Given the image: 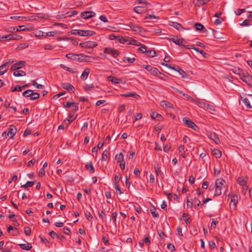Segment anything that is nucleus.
Listing matches in <instances>:
<instances>
[{
	"mask_svg": "<svg viewBox=\"0 0 252 252\" xmlns=\"http://www.w3.org/2000/svg\"><path fill=\"white\" fill-rule=\"evenodd\" d=\"M225 181L222 178L217 179L215 182V185L210 186L209 190H213L215 188V196H220L221 194V189L222 187H224Z\"/></svg>",
	"mask_w": 252,
	"mask_h": 252,
	"instance_id": "obj_1",
	"label": "nucleus"
},
{
	"mask_svg": "<svg viewBox=\"0 0 252 252\" xmlns=\"http://www.w3.org/2000/svg\"><path fill=\"white\" fill-rule=\"evenodd\" d=\"M122 179V176L120 173H117L115 175L114 180V188L115 189L116 193L118 195H121L124 194V192L121 190L119 185V182Z\"/></svg>",
	"mask_w": 252,
	"mask_h": 252,
	"instance_id": "obj_2",
	"label": "nucleus"
},
{
	"mask_svg": "<svg viewBox=\"0 0 252 252\" xmlns=\"http://www.w3.org/2000/svg\"><path fill=\"white\" fill-rule=\"evenodd\" d=\"M240 78L248 86H252V77L247 72L241 71L239 73Z\"/></svg>",
	"mask_w": 252,
	"mask_h": 252,
	"instance_id": "obj_3",
	"label": "nucleus"
},
{
	"mask_svg": "<svg viewBox=\"0 0 252 252\" xmlns=\"http://www.w3.org/2000/svg\"><path fill=\"white\" fill-rule=\"evenodd\" d=\"M115 160L117 163L119 164L120 167L122 170L125 168L126 162L124 160V155L122 153H119L115 156Z\"/></svg>",
	"mask_w": 252,
	"mask_h": 252,
	"instance_id": "obj_4",
	"label": "nucleus"
},
{
	"mask_svg": "<svg viewBox=\"0 0 252 252\" xmlns=\"http://www.w3.org/2000/svg\"><path fill=\"white\" fill-rule=\"evenodd\" d=\"M196 104H197L200 108L207 110L211 113H212V111H215V108L213 105L207 103L205 102L196 101Z\"/></svg>",
	"mask_w": 252,
	"mask_h": 252,
	"instance_id": "obj_5",
	"label": "nucleus"
},
{
	"mask_svg": "<svg viewBox=\"0 0 252 252\" xmlns=\"http://www.w3.org/2000/svg\"><path fill=\"white\" fill-rule=\"evenodd\" d=\"M142 67L153 75L158 76L159 75H162V73L156 67L146 64H143Z\"/></svg>",
	"mask_w": 252,
	"mask_h": 252,
	"instance_id": "obj_6",
	"label": "nucleus"
},
{
	"mask_svg": "<svg viewBox=\"0 0 252 252\" xmlns=\"http://www.w3.org/2000/svg\"><path fill=\"white\" fill-rule=\"evenodd\" d=\"M14 62V60H9L8 62L4 63L0 66V74H4L8 70L10 63Z\"/></svg>",
	"mask_w": 252,
	"mask_h": 252,
	"instance_id": "obj_7",
	"label": "nucleus"
},
{
	"mask_svg": "<svg viewBox=\"0 0 252 252\" xmlns=\"http://www.w3.org/2000/svg\"><path fill=\"white\" fill-rule=\"evenodd\" d=\"M104 52L106 54L111 55L112 57L116 58L118 55L117 50L111 48H105Z\"/></svg>",
	"mask_w": 252,
	"mask_h": 252,
	"instance_id": "obj_8",
	"label": "nucleus"
},
{
	"mask_svg": "<svg viewBox=\"0 0 252 252\" xmlns=\"http://www.w3.org/2000/svg\"><path fill=\"white\" fill-rule=\"evenodd\" d=\"M170 40L177 45L187 48V45H186V41L183 38H172Z\"/></svg>",
	"mask_w": 252,
	"mask_h": 252,
	"instance_id": "obj_9",
	"label": "nucleus"
},
{
	"mask_svg": "<svg viewBox=\"0 0 252 252\" xmlns=\"http://www.w3.org/2000/svg\"><path fill=\"white\" fill-rule=\"evenodd\" d=\"M238 201V195L236 194H233L231 196V201L229 203V206L231 208H233V209H235L237 203Z\"/></svg>",
	"mask_w": 252,
	"mask_h": 252,
	"instance_id": "obj_10",
	"label": "nucleus"
},
{
	"mask_svg": "<svg viewBox=\"0 0 252 252\" xmlns=\"http://www.w3.org/2000/svg\"><path fill=\"white\" fill-rule=\"evenodd\" d=\"M128 27L129 29L127 28V30H131L135 33H139L141 31V29L139 26L132 23L131 22H130L128 24Z\"/></svg>",
	"mask_w": 252,
	"mask_h": 252,
	"instance_id": "obj_11",
	"label": "nucleus"
},
{
	"mask_svg": "<svg viewBox=\"0 0 252 252\" xmlns=\"http://www.w3.org/2000/svg\"><path fill=\"white\" fill-rule=\"evenodd\" d=\"M4 40H19L22 38L21 35L16 34H9L7 35H4Z\"/></svg>",
	"mask_w": 252,
	"mask_h": 252,
	"instance_id": "obj_12",
	"label": "nucleus"
},
{
	"mask_svg": "<svg viewBox=\"0 0 252 252\" xmlns=\"http://www.w3.org/2000/svg\"><path fill=\"white\" fill-rule=\"evenodd\" d=\"M26 64L24 61H19L18 63H14L11 67V70H16L22 68Z\"/></svg>",
	"mask_w": 252,
	"mask_h": 252,
	"instance_id": "obj_13",
	"label": "nucleus"
},
{
	"mask_svg": "<svg viewBox=\"0 0 252 252\" xmlns=\"http://www.w3.org/2000/svg\"><path fill=\"white\" fill-rule=\"evenodd\" d=\"M95 15V13L93 11H85L81 13V16L84 19H88L89 18L93 17Z\"/></svg>",
	"mask_w": 252,
	"mask_h": 252,
	"instance_id": "obj_14",
	"label": "nucleus"
},
{
	"mask_svg": "<svg viewBox=\"0 0 252 252\" xmlns=\"http://www.w3.org/2000/svg\"><path fill=\"white\" fill-rule=\"evenodd\" d=\"M61 86L63 89L66 90L68 92H74V88L69 83H62Z\"/></svg>",
	"mask_w": 252,
	"mask_h": 252,
	"instance_id": "obj_15",
	"label": "nucleus"
},
{
	"mask_svg": "<svg viewBox=\"0 0 252 252\" xmlns=\"http://www.w3.org/2000/svg\"><path fill=\"white\" fill-rule=\"evenodd\" d=\"M209 1L210 0H193V3L195 6L200 7L205 4Z\"/></svg>",
	"mask_w": 252,
	"mask_h": 252,
	"instance_id": "obj_16",
	"label": "nucleus"
},
{
	"mask_svg": "<svg viewBox=\"0 0 252 252\" xmlns=\"http://www.w3.org/2000/svg\"><path fill=\"white\" fill-rule=\"evenodd\" d=\"M95 34L94 31L91 30H82L81 36H93Z\"/></svg>",
	"mask_w": 252,
	"mask_h": 252,
	"instance_id": "obj_17",
	"label": "nucleus"
},
{
	"mask_svg": "<svg viewBox=\"0 0 252 252\" xmlns=\"http://www.w3.org/2000/svg\"><path fill=\"white\" fill-rule=\"evenodd\" d=\"M90 73V69L89 68H86L81 75V79L83 80H86Z\"/></svg>",
	"mask_w": 252,
	"mask_h": 252,
	"instance_id": "obj_18",
	"label": "nucleus"
},
{
	"mask_svg": "<svg viewBox=\"0 0 252 252\" xmlns=\"http://www.w3.org/2000/svg\"><path fill=\"white\" fill-rule=\"evenodd\" d=\"M127 42H128V44L130 45H134L137 46L141 45V43L140 42L131 38H128L127 37Z\"/></svg>",
	"mask_w": 252,
	"mask_h": 252,
	"instance_id": "obj_19",
	"label": "nucleus"
},
{
	"mask_svg": "<svg viewBox=\"0 0 252 252\" xmlns=\"http://www.w3.org/2000/svg\"><path fill=\"white\" fill-rule=\"evenodd\" d=\"M16 128H13L10 127L9 128V130L7 133V136L8 137H9L10 138H12L16 134Z\"/></svg>",
	"mask_w": 252,
	"mask_h": 252,
	"instance_id": "obj_20",
	"label": "nucleus"
},
{
	"mask_svg": "<svg viewBox=\"0 0 252 252\" xmlns=\"http://www.w3.org/2000/svg\"><path fill=\"white\" fill-rule=\"evenodd\" d=\"M86 168L90 173H94L95 171L93 163L91 161L87 163Z\"/></svg>",
	"mask_w": 252,
	"mask_h": 252,
	"instance_id": "obj_21",
	"label": "nucleus"
},
{
	"mask_svg": "<svg viewBox=\"0 0 252 252\" xmlns=\"http://www.w3.org/2000/svg\"><path fill=\"white\" fill-rule=\"evenodd\" d=\"M183 122L187 126H196L193 122L187 118H184Z\"/></svg>",
	"mask_w": 252,
	"mask_h": 252,
	"instance_id": "obj_22",
	"label": "nucleus"
},
{
	"mask_svg": "<svg viewBox=\"0 0 252 252\" xmlns=\"http://www.w3.org/2000/svg\"><path fill=\"white\" fill-rule=\"evenodd\" d=\"M19 246L24 250L29 251L32 248V245L31 243H27L26 244H19Z\"/></svg>",
	"mask_w": 252,
	"mask_h": 252,
	"instance_id": "obj_23",
	"label": "nucleus"
},
{
	"mask_svg": "<svg viewBox=\"0 0 252 252\" xmlns=\"http://www.w3.org/2000/svg\"><path fill=\"white\" fill-rule=\"evenodd\" d=\"M151 118L155 120L160 121L162 119V116L158 113L156 112H153L151 114Z\"/></svg>",
	"mask_w": 252,
	"mask_h": 252,
	"instance_id": "obj_24",
	"label": "nucleus"
},
{
	"mask_svg": "<svg viewBox=\"0 0 252 252\" xmlns=\"http://www.w3.org/2000/svg\"><path fill=\"white\" fill-rule=\"evenodd\" d=\"M178 150H179V154H180V155L183 158H186V155H185L186 151L185 149V146L184 145L180 146L178 148Z\"/></svg>",
	"mask_w": 252,
	"mask_h": 252,
	"instance_id": "obj_25",
	"label": "nucleus"
},
{
	"mask_svg": "<svg viewBox=\"0 0 252 252\" xmlns=\"http://www.w3.org/2000/svg\"><path fill=\"white\" fill-rule=\"evenodd\" d=\"M146 8L143 6H136L134 8V11L137 13H142L146 10Z\"/></svg>",
	"mask_w": 252,
	"mask_h": 252,
	"instance_id": "obj_26",
	"label": "nucleus"
},
{
	"mask_svg": "<svg viewBox=\"0 0 252 252\" xmlns=\"http://www.w3.org/2000/svg\"><path fill=\"white\" fill-rule=\"evenodd\" d=\"M11 29H12L13 31L16 30V32L26 31L29 30L28 28H26L25 26L24 25L19 26L15 28H12Z\"/></svg>",
	"mask_w": 252,
	"mask_h": 252,
	"instance_id": "obj_27",
	"label": "nucleus"
},
{
	"mask_svg": "<svg viewBox=\"0 0 252 252\" xmlns=\"http://www.w3.org/2000/svg\"><path fill=\"white\" fill-rule=\"evenodd\" d=\"M182 219H183V220L186 222V223L187 225L191 223V219L189 217L188 214L185 213H183V216H182Z\"/></svg>",
	"mask_w": 252,
	"mask_h": 252,
	"instance_id": "obj_28",
	"label": "nucleus"
},
{
	"mask_svg": "<svg viewBox=\"0 0 252 252\" xmlns=\"http://www.w3.org/2000/svg\"><path fill=\"white\" fill-rule=\"evenodd\" d=\"M212 154L216 158H220L221 156V152L218 149H214L212 151Z\"/></svg>",
	"mask_w": 252,
	"mask_h": 252,
	"instance_id": "obj_29",
	"label": "nucleus"
},
{
	"mask_svg": "<svg viewBox=\"0 0 252 252\" xmlns=\"http://www.w3.org/2000/svg\"><path fill=\"white\" fill-rule=\"evenodd\" d=\"M241 101L245 104L247 108H251L252 106L250 104V102L249 99L246 97H241Z\"/></svg>",
	"mask_w": 252,
	"mask_h": 252,
	"instance_id": "obj_30",
	"label": "nucleus"
},
{
	"mask_svg": "<svg viewBox=\"0 0 252 252\" xmlns=\"http://www.w3.org/2000/svg\"><path fill=\"white\" fill-rule=\"evenodd\" d=\"M14 71H15L13 73V75L16 77L25 76L26 75V72L23 70Z\"/></svg>",
	"mask_w": 252,
	"mask_h": 252,
	"instance_id": "obj_31",
	"label": "nucleus"
},
{
	"mask_svg": "<svg viewBox=\"0 0 252 252\" xmlns=\"http://www.w3.org/2000/svg\"><path fill=\"white\" fill-rule=\"evenodd\" d=\"M237 182L240 186L245 185L247 183V181L242 177H239L237 180Z\"/></svg>",
	"mask_w": 252,
	"mask_h": 252,
	"instance_id": "obj_32",
	"label": "nucleus"
},
{
	"mask_svg": "<svg viewBox=\"0 0 252 252\" xmlns=\"http://www.w3.org/2000/svg\"><path fill=\"white\" fill-rule=\"evenodd\" d=\"M30 94L31 95L30 98L32 100H36L39 97V94L37 93H33V91H32V93Z\"/></svg>",
	"mask_w": 252,
	"mask_h": 252,
	"instance_id": "obj_33",
	"label": "nucleus"
},
{
	"mask_svg": "<svg viewBox=\"0 0 252 252\" xmlns=\"http://www.w3.org/2000/svg\"><path fill=\"white\" fill-rule=\"evenodd\" d=\"M78 56V55H75L72 53H69L67 54L65 56V57L68 59L72 60H77V57Z\"/></svg>",
	"mask_w": 252,
	"mask_h": 252,
	"instance_id": "obj_34",
	"label": "nucleus"
},
{
	"mask_svg": "<svg viewBox=\"0 0 252 252\" xmlns=\"http://www.w3.org/2000/svg\"><path fill=\"white\" fill-rule=\"evenodd\" d=\"M156 52L154 50H147L146 55L149 57L153 58L156 56Z\"/></svg>",
	"mask_w": 252,
	"mask_h": 252,
	"instance_id": "obj_35",
	"label": "nucleus"
},
{
	"mask_svg": "<svg viewBox=\"0 0 252 252\" xmlns=\"http://www.w3.org/2000/svg\"><path fill=\"white\" fill-rule=\"evenodd\" d=\"M127 97H132L136 99H138L139 98L140 95L135 93L129 92L127 93Z\"/></svg>",
	"mask_w": 252,
	"mask_h": 252,
	"instance_id": "obj_36",
	"label": "nucleus"
},
{
	"mask_svg": "<svg viewBox=\"0 0 252 252\" xmlns=\"http://www.w3.org/2000/svg\"><path fill=\"white\" fill-rule=\"evenodd\" d=\"M83 88L86 92H89L94 89V87L93 84H86L84 86Z\"/></svg>",
	"mask_w": 252,
	"mask_h": 252,
	"instance_id": "obj_37",
	"label": "nucleus"
},
{
	"mask_svg": "<svg viewBox=\"0 0 252 252\" xmlns=\"http://www.w3.org/2000/svg\"><path fill=\"white\" fill-rule=\"evenodd\" d=\"M129 204L130 205L129 206V209H134L138 213H141V208H139L138 207H136L132 203H129Z\"/></svg>",
	"mask_w": 252,
	"mask_h": 252,
	"instance_id": "obj_38",
	"label": "nucleus"
},
{
	"mask_svg": "<svg viewBox=\"0 0 252 252\" xmlns=\"http://www.w3.org/2000/svg\"><path fill=\"white\" fill-rule=\"evenodd\" d=\"M177 71L182 76V78H187L188 77V75L187 73L186 72H185L183 70H182V69L179 68V69L177 70Z\"/></svg>",
	"mask_w": 252,
	"mask_h": 252,
	"instance_id": "obj_39",
	"label": "nucleus"
},
{
	"mask_svg": "<svg viewBox=\"0 0 252 252\" xmlns=\"http://www.w3.org/2000/svg\"><path fill=\"white\" fill-rule=\"evenodd\" d=\"M87 47L88 48H92L94 47H96L97 45V44L94 41H87Z\"/></svg>",
	"mask_w": 252,
	"mask_h": 252,
	"instance_id": "obj_40",
	"label": "nucleus"
},
{
	"mask_svg": "<svg viewBox=\"0 0 252 252\" xmlns=\"http://www.w3.org/2000/svg\"><path fill=\"white\" fill-rule=\"evenodd\" d=\"M34 184V181H29L26 184L22 185L21 188L26 189L28 187H32L33 186Z\"/></svg>",
	"mask_w": 252,
	"mask_h": 252,
	"instance_id": "obj_41",
	"label": "nucleus"
},
{
	"mask_svg": "<svg viewBox=\"0 0 252 252\" xmlns=\"http://www.w3.org/2000/svg\"><path fill=\"white\" fill-rule=\"evenodd\" d=\"M60 67L66 70L67 71H69L70 72H71L72 73H76V71H73L71 68L65 66L63 64H61L60 65Z\"/></svg>",
	"mask_w": 252,
	"mask_h": 252,
	"instance_id": "obj_42",
	"label": "nucleus"
},
{
	"mask_svg": "<svg viewBox=\"0 0 252 252\" xmlns=\"http://www.w3.org/2000/svg\"><path fill=\"white\" fill-rule=\"evenodd\" d=\"M81 31L82 30H71L69 32L71 34L78 35L79 36H81Z\"/></svg>",
	"mask_w": 252,
	"mask_h": 252,
	"instance_id": "obj_43",
	"label": "nucleus"
},
{
	"mask_svg": "<svg viewBox=\"0 0 252 252\" xmlns=\"http://www.w3.org/2000/svg\"><path fill=\"white\" fill-rule=\"evenodd\" d=\"M160 105L163 107H168V108L171 107V106L172 105L169 102H168L166 101H161Z\"/></svg>",
	"mask_w": 252,
	"mask_h": 252,
	"instance_id": "obj_44",
	"label": "nucleus"
},
{
	"mask_svg": "<svg viewBox=\"0 0 252 252\" xmlns=\"http://www.w3.org/2000/svg\"><path fill=\"white\" fill-rule=\"evenodd\" d=\"M210 138L215 142V143L218 144L220 142L219 138L216 136L215 134H211Z\"/></svg>",
	"mask_w": 252,
	"mask_h": 252,
	"instance_id": "obj_45",
	"label": "nucleus"
},
{
	"mask_svg": "<svg viewBox=\"0 0 252 252\" xmlns=\"http://www.w3.org/2000/svg\"><path fill=\"white\" fill-rule=\"evenodd\" d=\"M155 170L157 174V176H161V171L160 169V168L158 167V165L155 166Z\"/></svg>",
	"mask_w": 252,
	"mask_h": 252,
	"instance_id": "obj_46",
	"label": "nucleus"
},
{
	"mask_svg": "<svg viewBox=\"0 0 252 252\" xmlns=\"http://www.w3.org/2000/svg\"><path fill=\"white\" fill-rule=\"evenodd\" d=\"M194 28L197 31H202L204 28V26L200 23H196L194 25Z\"/></svg>",
	"mask_w": 252,
	"mask_h": 252,
	"instance_id": "obj_47",
	"label": "nucleus"
},
{
	"mask_svg": "<svg viewBox=\"0 0 252 252\" xmlns=\"http://www.w3.org/2000/svg\"><path fill=\"white\" fill-rule=\"evenodd\" d=\"M140 46H141L140 47H139L138 48V50L139 51L143 53H146V52L147 51L146 46H145L144 45H141V44Z\"/></svg>",
	"mask_w": 252,
	"mask_h": 252,
	"instance_id": "obj_48",
	"label": "nucleus"
},
{
	"mask_svg": "<svg viewBox=\"0 0 252 252\" xmlns=\"http://www.w3.org/2000/svg\"><path fill=\"white\" fill-rule=\"evenodd\" d=\"M102 240L103 241V242L105 244V245L108 246V245H109V240H108V238L107 237V236L103 235L102 236Z\"/></svg>",
	"mask_w": 252,
	"mask_h": 252,
	"instance_id": "obj_49",
	"label": "nucleus"
},
{
	"mask_svg": "<svg viewBox=\"0 0 252 252\" xmlns=\"http://www.w3.org/2000/svg\"><path fill=\"white\" fill-rule=\"evenodd\" d=\"M32 90H28L26 91H25L23 93V96H24V97H30V96H31V94H32Z\"/></svg>",
	"mask_w": 252,
	"mask_h": 252,
	"instance_id": "obj_50",
	"label": "nucleus"
},
{
	"mask_svg": "<svg viewBox=\"0 0 252 252\" xmlns=\"http://www.w3.org/2000/svg\"><path fill=\"white\" fill-rule=\"evenodd\" d=\"M108 152L105 150L102 153V161H106L108 158Z\"/></svg>",
	"mask_w": 252,
	"mask_h": 252,
	"instance_id": "obj_51",
	"label": "nucleus"
},
{
	"mask_svg": "<svg viewBox=\"0 0 252 252\" xmlns=\"http://www.w3.org/2000/svg\"><path fill=\"white\" fill-rule=\"evenodd\" d=\"M32 85L36 87L37 89H42L44 88V86L40 84H38L34 80L32 81Z\"/></svg>",
	"mask_w": 252,
	"mask_h": 252,
	"instance_id": "obj_52",
	"label": "nucleus"
},
{
	"mask_svg": "<svg viewBox=\"0 0 252 252\" xmlns=\"http://www.w3.org/2000/svg\"><path fill=\"white\" fill-rule=\"evenodd\" d=\"M24 232L27 236H30L31 233V228L29 226H26L24 228Z\"/></svg>",
	"mask_w": 252,
	"mask_h": 252,
	"instance_id": "obj_53",
	"label": "nucleus"
},
{
	"mask_svg": "<svg viewBox=\"0 0 252 252\" xmlns=\"http://www.w3.org/2000/svg\"><path fill=\"white\" fill-rule=\"evenodd\" d=\"M145 19H158V17L155 15H154L147 14L145 16Z\"/></svg>",
	"mask_w": 252,
	"mask_h": 252,
	"instance_id": "obj_54",
	"label": "nucleus"
},
{
	"mask_svg": "<svg viewBox=\"0 0 252 252\" xmlns=\"http://www.w3.org/2000/svg\"><path fill=\"white\" fill-rule=\"evenodd\" d=\"M70 108H71V110L73 112H75L78 109V104L77 103H72Z\"/></svg>",
	"mask_w": 252,
	"mask_h": 252,
	"instance_id": "obj_55",
	"label": "nucleus"
},
{
	"mask_svg": "<svg viewBox=\"0 0 252 252\" xmlns=\"http://www.w3.org/2000/svg\"><path fill=\"white\" fill-rule=\"evenodd\" d=\"M172 26L177 30H180L182 28V25L180 24L176 23V22H173L172 24Z\"/></svg>",
	"mask_w": 252,
	"mask_h": 252,
	"instance_id": "obj_56",
	"label": "nucleus"
},
{
	"mask_svg": "<svg viewBox=\"0 0 252 252\" xmlns=\"http://www.w3.org/2000/svg\"><path fill=\"white\" fill-rule=\"evenodd\" d=\"M150 212L151 213L152 216L154 218H157L158 217V214L155 209H151Z\"/></svg>",
	"mask_w": 252,
	"mask_h": 252,
	"instance_id": "obj_57",
	"label": "nucleus"
},
{
	"mask_svg": "<svg viewBox=\"0 0 252 252\" xmlns=\"http://www.w3.org/2000/svg\"><path fill=\"white\" fill-rule=\"evenodd\" d=\"M194 200H197L198 202H197V203L196 205H194V208L195 209L198 210V209H199L200 207H201V206L200 205L201 202H200V201L198 198H195L194 199Z\"/></svg>",
	"mask_w": 252,
	"mask_h": 252,
	"instance_id": "obj_58",
	"label": "nucleus"
},
{
	"mask_svg": "<svg viewBox=\"0 0 252 252\" xmlns=\"http://www.w3.org/2000/svg\"><path fill=\"white\" fill-rule=\"evenodd\" d=\"M126 109V106L125 104H122L119 106L118 111L120 113L124 112Z\"/></svg>",
	"mask_w": 252,
	"mask_h": 252,
	"instance_id": "obj_59",
	"label": "nucleus"
},
{
	"mask_svg": "<svg viewBox=\"0 0 252 252\" xmlns=\"http://www.w3.org/2000/svg\"><path fill=\"white\" fill-rule=\"evenodd\" d=\"M117 40L121 43H125L126 42V39L123 36H118Z\"/></svg>",
	"mask_w": 252,
	"mask_h": 252,
	"instance_id": "obj_60",
	"label": "nucleus"
},
{
	"mask_svg": "<svg viewBox=\"0 0 252 252\" xmlns=\"http://www.w3.org/2000/svg\"><path fill=\"white\" fill-rule=\"evenodd\" d=\"M109 81H111L114 83H118V79L113 76H110L108 77Z\"/></svg>",
	"mask_w": 252,
	"mask_h": 252,
	"instance_id": "obj_61",
	"label": "nucleus"
},
{
	"mask_svg": "<svg viewBox=\"0 0 252 252\" xmlns=\"http://www.w3.org/2000/svg\"><path fill=\"white\" fill-rule=\"evenodd\" d=\"M22 90H23V89H22V87L16 86L13 89H12L11 91V92H16V91L21 92Z\"/></svg>",
	"mask_w": 252,
	"mask_h": 252,
	"instance_id": "obj_62",
	"label": "nucleus"
},
{
	"mask_svg": "<svg viewBox=\"0 0 252 252\" xmlns=\"http://www.w3.org/2000/svg\"><path fill=\"white\" fill-rule=\"evenodd\" d=\"M57 32L55 31L49 32L46 33V36H54L57 34Z\"/></svg>",
	"mask_w": 252,
	"mask_h": 252,
	"instance_id": "obj_63",
	"label": "nucleus"
},
{
	"mask_svg": "<svg viewBox=\"0 0 252 252\" xmlns=\"http://www.w3.org/2000/svg\"><path fill=\"white\" fill-rule=\"evenodd\" d=\"M54 48L53 46L49 44H47L45 45L44 46V49L45 50H52Z\"/></svg>",
	"mask_w": 252,
	"mask_h": 252,
	"instance_id": "obj_64",
	"label": "nucleus"
}]
</instances>
